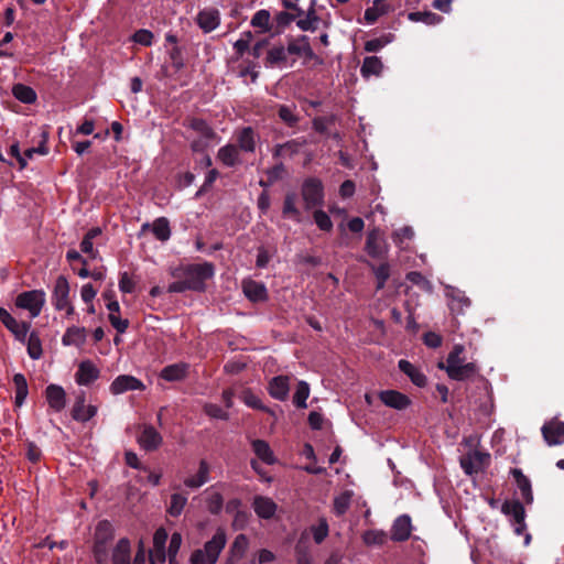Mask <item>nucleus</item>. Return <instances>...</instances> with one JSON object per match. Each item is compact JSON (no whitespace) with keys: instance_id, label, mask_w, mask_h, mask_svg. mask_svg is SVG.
<instances>
[{"instance_id":"a878e982","label":"nucleus","mask_w":564,"mask_h":564,"mask_svg":"<svg viewBox=\"0 0 564 564\" xmlns=\"http://www.w3.org/2000/svg\"><path fill=\"white\" fill-rule=\"evenodd\" d=\"M209 471H210L209 464L205 459H202L199 462V467H198L197 473L193 476L186 477L184 479V485L191 489H197V488L202 487L209 480Z\"/></svg>"},{"instance_id":"49530a36","label":"nucleus","mask_w":564,"mask_h":564,"mask_svg":"<svg viewBox=\"0 0 564 564\" xmlns=\"http://www.w3.org/2000/svg\"><path fill=\"white\" fill-rule=\"evenodd\" d=\"M288 54V48L282 45L273 46L268 51L267 63L271 66L280 65L286 61Z\"/></svg>"},{"instance_id":"2f4dec72","label":"nucleus","mask_w":564,"mask_h":564,"mask_svg":"<svg viewBox=\"0 0 564 564\" xmlns=\"http://www.w3.org/2000/svg\"><path fill=\"white\" fill-rule=\"evenodd\" d=\"M383 70V63L378 56H367L365 57L360 74L364 78H369L371 76H380Z\"/></svg>"},{"instance_id":"052dcab7","label":"nucleus","mask_w":564,"mask_h":564,"mask_svg":"<svg viewBox=\"0 0 564 564\" xmlns=\"http://www.w3.org/2000/svg\"><path fill=\"white\" fill-rule=\"evenodd\" d=\"M373 272L378 281V289H382L390 275L389 264L382 263L376 268L373 267Z\"/></svg>"},{"instance_id":"c9c22d12","label":"nucleus","mask_w":564,"mask_h":564,"mask_svg":"<svg viewBox=\"0 0 564 564\" xmlns=\"http://www.w3.org/2000/svg\"><path fill=\"white\" fill-rule=\"evenodd\" d=\"M215 486H212L206 490V506L209 512L217 514L221 511L224 506L223 495L215 490Z\"/></svg>"},{"instance_id":"c756f323","label":"nucleus","mask_w":564,"mask_h":564,"mask_svg":"<svg viewBox=\"0 0 564 564\" xmlns=\"http://www.w3.org/2000/svg\"><path fill=\"white\" fill-rule=\"evenodd\" d=\"M188 372V365L185 362L173 364L164 367L160 377L169 382L183 380Z\"/></svg>"},{"instance_id":"20e7f679","label":"nucleus","mask_w":564,"mask_h":564,"mask_svg":"<svg viewBox=\"0 0 564 564\" xmlns=\"http://www.w3.org/2000/svg\"><path fill=\"white\" fill-rule=\"evenodd\" d=\"M115 529L110 521L98 522L95 530L94 556L99 564H105L108 557L107 545L113 539Z\"/></svg>"},{"instance_id":"7c9ffc66","label":"nucleus","mask_w":564,"mask_h":564,"mask_svg":"<svg viewBox=\"0 0 564 564\" xmlns=\"http://www.w3.org/2000/svg\"><path fill=\"white\" fill-rule=\"evenodd\" d=\"M249 546L248 538L245 534H238L229 550V557L226 564H236L243 557Z\"/></svg>"},{"instance_id":"bb28decb","label":"nucleus","mask_w":564,"mask_h":564,"mask_svg":"<svg viewBox=\"0 0 564 564\" xmlns=\"http://www.w3.org/2000/svg\"><path fill=\"white\" fill-rule=\"evenodd\" d=\"M112 564H131V542L128 538L120 539L113 547Z\"/></svg>"},{"instance_id":"a19ab883","label":"nucleus","mask_w":564,"mask_h":564,"mask_svg":"<svg viewBox=\"0 0 564 564\" xmlns=\"http://www.w3.org/2000/svg\"><path fill=\"white\" fill-rule=\"evenodd\" d=\"M283 215L292 218L293 220L301 221V212L296 207V194L289 193L284 198Z\"/></svg>"},{"instance_id":"f03ea898","label":"nucleus","mask_w":564,"mask_h":564,"mask_svg":"<svg viewBox=\"0 0 564 564\" xmlns=\"http://www.w3.org/2000/svg\"><path fill=\"white\" fill-rule=\"evenodd\" d=\"M464 351V346L455 345L448 354L446 362L438 364V368L445 369L447 376L456 381L470 379L478 372V367L475 362H467L465 360L463 357Z\"/></svg>"},{"instance_id":"a211bd4d","label":"nucleus","mask_w":564,"mask_h":564,"mask_svg":"<svg viewBox=\"0 0 564 564\" xmlns=\"http://www.w3.org/2000/svg\"><path fill=\"white\" fill-rule=\"evenodd\" d=\"M97 414V406L85 404V395H78L72 409V417L78 422H87Z\"/></svg>"},{"instance_id":"cd10ccee","label":"nucleus","mask_w":564,"mask_h":564,"mask_svg":"<svg viewBox=\"0 0 564 564\" xmlns=\"http://www.w3.org/2000/svg\"><path fill=\"white\" fill-rule=\"evenodd\" d=\"M86 337L87 332L85 327L70 326L65 330L62 337V344L64 346L82 347L86 341Z\"/></svg>"},{"instance_id":"3c124183","label":"nucleus","mask_w":564,"mask_h":564,"mask_svg":"<svg viewBox=\"0 0 564 564\" xmlns=\"http://www.w3.org/2000/svg\"><path fill=\"white\" fill-rule=\"evenodd\" d=\"M351 502V492L345 491L334 499L333 509L337 516L344 514Z\"/></svg>"},{"instance_id":"6ab92c4d","label":"nucleus","mask_w":564,"mask_h":564,"mask_svg":"<svg viewBox=\"0 0 564 564\" xmlns=\"http://www.w3.org/2000/svg\"><path fill=\"white\" fill-rule=\"evenodd\" d=\"M45 398L52 410L61 412L66 405L65 390L57 384H48L45 389Z\"/></svg>"},{"instance_id":"864d4df0","label":"nucleus","mask_w":564,"mask_h":564,"mask_svg":"<svg viewBox=\"0 0 564 564\" xmlns=\"http://www.w3.org/2000/svg\"><path fill=\"white\" fill-rule=\"evenodd\" d=\"M406 280L417 285L423 291L431 292L433 289L431 282L422 273L417 271L409 272L406 274Z\"/></svg>"},{"instance_id":"393cba45","label":"nucleus","mask_w":564,"mask_h":564,"mask_svg":"<svg viewBox=\"0 0 564 564\" xmlns=\"http://www.w3.org/2000/svg\"><path fill=\"white\" fill-rule=\"evenodd\" d=\"M252 507L257 516L262 519H271L278 508L271 498L263 496L254 497Z\"/></svg>"},{"instance_id":"c85d7f7f","label":"nucleus","mask_w":564,"mask_h":564,"mask_svg":"<svg viewBox=\"0 0 564 564\" xmlns=\"http://www.w3.org/2000/svg\"><path fill=\"white\" fill-rule=\"evenodd\" d=\"M399 369L405 373L416 387L422 388L426 386V376L421 371V369L412 365L410 361L401 359L399 361Z\"/></svg>"},{"instance_id":"412c9836","label":"nucleus","mask_w":564,"mask_h":564,"mask_svg":"<svg viewBox=\"0 0 564 564\" xmlns=\"http://www.w3.org/2000/svg\"><path fill=\"white\" fill-rule=\"evenodd\" d=\"M412 531L411 518L406 514L398 517L391 529V539L393 541H406Z\"/></svg>"},{"instance_id":"b1692460","label":"nucleus","mask_w":564,"mask_h":564,"mask_svg":"<svg viewBox=\"0 0 564 564\" xmlns=\"http://www.w3.org/2000/svg\"><path fill=\"white\" fill-rule=\"evenodd\" d=\"M511 475L514 478L516 485L520 491L521 498L525 503L533 502V492L530 479L519 468L511 469Z\"/></svg>"},{"instance_id":"0e129e2a","label":"nucleus","mask_w":564,"mask_h":564,"mask_svg":"<svg viewBox=\"0 0 564 564\" xmlns=\"http://www.w3.org/2000/svg\"><path fill=\"white\" fill-rule=\"evenodd\" d=\"M252 39L251 32H243L239 40L234 43V48L238 55H242L249 47Z\"/></svg>"},{"instance_id":"7ed1b4c3","label":"nucleus","mask_w":564,"mask_h":564,"mask_svg":"<svg viewBox=\"0 0 564 564\" xmlns=\"http://www.w3.org/2000/svg\"><path fill=\"white\" fill-rule=\"evenodd\" d=\"M226 542L227 536L225 530L221 528L217 529L213 538L205 543L204 549L193 552L191 555V563L215 564L219 557L220 552L224 550Z\"/></svg>"},{"instance_id":"9b49d317","label":"nucleus","mask_w":564,"mask_h":564,"mask_svg":"<svg viewBox=\"0 0 564 564\" xmlns=\"http://www.w3.org/2000/svg\"><path fill=\"white\" fill-rule=\"evenodd\" d=\"M289 54L299 55L304 58V63L322 64V59L313 52L307 36H302L288 46Z\"/></svg>"},{"instance_id":"72a5a7b5","label":"nucleus","mask_w":564,"mask_h":564,"mask_svg":"<svg viewBox=\"0 0 564 564\" xmlns=\"http://www.w3.org/2000/svg\"><path fill=\"white\" fill-rule=\"evenodd\" d=\"M13 383L15 388L14 403L20 408L29 394L28 381L24 375L15 373L13 376Z\"/></svg>"},{"instance_id":"5fc2aeb1","label":"nucleus","mask_w":564,"mask_h":564,"mask_svg":"<svg viewBox=\"0 0 564 564\" xmlns=\"http://www.w3.org/2000/svg\"><path fill=\"white\" fill-rule=\"evenodd\" d=\"M392 41V35L388 34L381 37L369 40L365 43V51L373 53L383 48Z\"/></svg>"},{"instance_id":"c03bdc74","label":"nucleus","mask_w":564,"mask_h":564,"mask_svg":"<svg viewBox=\"0 0 564 564\" xmlns=\"http://www.w3.org/2000/svg\"><path fill=\"white\" fill-rule=\"evenodd\" d=\"M100 232L101 231L99 228H93L85 235L83 241L80 242L82 252L88 254L91 259L97 257V251L94 249L93 240L99 236Z\"/></svg>"},{"instance_id":"79ce46f5","label":"nucleus","mask_w":564,"mask_h":564,"mask_svg":"<svg viewBox=\"0 0 564 564\" xmlns=\"http://www.w3.org/2000/svg\"><path fill=\"white\" fill-rule=\"evenodd\" d=\"M408 19L412 22H422L427 25H435L442 22L443 18L431 11L410 12Z\"/></svg>"},{"instance_id":"bf43d9fd","label":"nucleus","mask_w":564,"mask_h":564,"mask_svg":"<svg viewBox=\"0 0 564 564\" xmlns=\"http://www.w3.org/2000/svg\"><path fill=\"white\" fill-rule=\"evenodd\" d=\"M279 117L288 126L293 127L297 122V117L294 113V107L282 105L279 108Z\"/></svg>"},{"instance_id":"58836bf2","label":"nucleus","mask_w":564,"mask_h":564,"mask_svg":"<svg viewBox=\"0 0 564 564\" xmlns=\"http://www.w3.org/2000/svg\"><path fill=\"white\" fill-rule=\"evenodd\" d=\"M25 343L28 355L30 356V358L34 360L40 359L43 355V349L39 334L35 332H31L30 335L26 337Z\"/></svg>"},{"instance_id":"603ef678","label":"nucleus","mask_w":564,"mask_h":564,"mask_svg":"<svg viewBox=\"0 0 564 564\" xmlns=\"http://www.w3.org/2000/svg\"><path fill=\"white\" fill-rule=\"evenodd\" d=\"M187 503V497L181 494H174L171 497V502L169 507V513L173 517H177L184 510V507Z\"/></svg>"},{"instance_id":"4be33fe9","label":"nucleus","mask_w":564,"mask_h":564,"mask_svg":"<svg viewBox=\"0 0 564 564\" xmlns=\"http://www.w3.org/2000/svg\"><path fill=\"white\" fill-rule=\"evenodd\" d=\"M242 291L252 302H262L268 297L267 288L262 282L248 279L242 281Z\"/></svg>"},{"instance_id":"f704fd0d","label":"nucleus","mask_w":564,"mask_h":564,"mask_svg":"<svg viewBox=\"0 0 564 564\" xmlns=\"http://www.w3.org/2000/svg\"><path fill=\"white\" fill-rule=\"evenodd\" d=\"M237 142L239 148L246 152H252L256 148L254 132L250 127L243 128L237 132Z\"/></svg>"},{"instance_id":"338daca9","label":"nucleus","mask_w":564,"mask_h":564,"mask_svg":"<svg viewBox=\"0 0 564 564\" xmlns=\"http://www.w3.org/2000/svg\"><path fill=\"white\" fill-rule=\"evenodd\" d=\"M204 411L208 416L214 417V419H220V420L228 419L227 412L225 410H223L219 405L214 404V403L205 404Z\"/></svg>"},{"instance_id":"473e14b6","label":"nucleus","mask_w":564,"mask_h":564,"mask_svg":"<svg viewBox=\"0 0 564 564\" xmlns=\"http://www.w3.org/2000/svg\"><path fill=\"white\" fill-rule=\"evenodd\" d=\"M252 449L257 457L268 465L276 462V458L268 442L263 440H256L252 442Z\"/></svg>"},{"instance_id":"4468645a","label":"nucleus","mask_w":564,"mask_h":564,"mask_svg":"<svg viewBox=\"0 0 564 564\" xmlns=\"http://www.w3.org/2000/svg\"><path fill=\"white\" fill-rule=\"evenodd\" d=\"M100 377V369L89 359L83 360L75 373L78 386H89Z\"/></svg>"},{"instance_id":"de8ad7c7","label":"nucleus","mask_w":564,"mask_h":564,"mask_svg":"<svg viewBox=\"0 0 564 564\" xmlns=\"http://www.w3.org/2000/svg\"><path fill=\"white\" fill-rule=\"evenodd\" d=\"M270 20L271 15L268 10H259L253 14L251 25L260 29L262 32H268L271 29Z\"/></svg>"},{"instance_id":"8fccbe9b","label":"nucleus","mask_w":564,"mask_h":564,"mask_svg":"<svg viewBox=\"0 0 564 564\" xmlns=\"http://www.w3.org/2000/svg\"><path fill=\"white\" fill-rule=\"evenodd\" d=\"M189 127L193 130H195L196 132H198L199 134H202V137L205 140H210V139H213L215 137L214 130L203 119H198V118L192 119L191 123H189Z\"/></svg>"},{"instance_id":"9d476101","label":"nucleus","mask_w":564,"mask_h":564,"mask_svg":"<svg viewBox=\"0 0 564 564\" xmlns=\"http://www.w3.org/2000/svg\"><path fill=\"white\" fill-rule=\"evenodd\" d=\"M541 431L549 446L564 444V422L552 419L543 424Z\"/></svg>"},{"instance_id":"e433bc0d","label":"nucleus","mask_w":564,"mask_h":564,"mask_svg":"<svg viewBox=\"0 0 564 564\" xmlns=\"http://www.w3.org/2000/svg\"><path fill=\"white\" fill-rule=\"evenodd\" d=\"M154 237L160 241H166L171 237L170 223L165 217L156 218L151 225Z\"/></svg>"},{"instance_id":"ddd939ff","label":"nucleus","mask_w":564,"mask_h":564,"mask_svg":"<svg viewBox=\"0 0 564 564\" xmlns=\"http://www.w3.org/2000/svg\"><path fill=\"white\" fill-rule=\"evenodd\" d=\"M365 249L371 258H381L387 253V242L378 228L368 232Z\"/></svg>"},{"instance_id":"dca6fc26","label":"nucleus","mask_w":564,"mask_h":564,"mask_svg":"<svg viewBox=\"0 0 564 564\" xmlns=\"http://www.w3.org/2000/svg\"><path fill=\"white\" fill-rule=\"evenodd\" d=\"M196 23L205 33H209L219 26L220 13L215 8H205L197 13Z\"/></svg>"},{"instance_id":"ea45409f","label":"nucleus","mask_w":564,"mask_h":564,"mask_svg":"<svg viewBox=\"0 0 564 564\" xmlns=\"http://www.w3.org/2000/svg\"><path fill=\"white\" fill-rule=\"evenodd\" d=\"M12 94L19 101L24 104H33L36 100V93L34 89L23 84L14 85Z\"/></svg>"},{"instance_id":"4c0bfd02","label":"nucleus","mask_w":564,"mask_h":564,"mask_svg":"<svg viewBox=\"0 0 564 564\" xmlns=\"http://www.w3.org/2000/svg\"><path fill=\"white\" fill-rule=\"evenodd\" d=\"M218 159L227 166H234L239 161L238 149L232 144H227L219 149Z\"/></svg>"},{"instance_id":"774afa93","label":"nucleus","mask_w":564,"mask_h":564,"mask_svg":"<svg viewBox=\"0 0 564 564\" xmlns=\"http://www.w3.org/2000/svg\"><path fill=\"white\" fill-rule=\"evenodd\" d=\"M413 235L412 228L403 227L393 232L392 239L395 245L401 246L405 240H411Z\"/></svg>"},{"instance_id":"e2e57ef3","label":"nucleus","mask_w":564,"mask_h":564,"mask_svg":"<svg viewBox=\"0 0 564 564\" xmlns=\"http://www.w3.org/2000/svg\"><path fill=\"white\" fill-rule=\"evenodd\" d=\"M135 289V282L133 278L128 273L123 272L119 279V290L122 293H132Z\"/></svg>"},{"instance_id":"680f3d73","label":"nucleus","mask_w":564,"mask_h":564,"mask_svg":"<svg viewBox=\"0 0 564 564\" xmlns=\"http://www.w3.org/2000/svg\"><path fill=\"white\" fill-rule=\"evenodd\" d=\"M111 326L120 334H123L129 327V321L120 317V313L109 314Z\"/></svg>"},{"instance_id":"f257e3e1","label":"nucleus","mask_w":564,"mask_h":564,"mask_svg":"<svg viewBox=\"0 0 564 564\" xmlns=\"http://www.w3.org/2000/svg\"><path fill=\"white\" fill-rule=\"evenodd\" d=\"M172 275L176 281L167 286L170 293L204 291L205 282L214 276V267L208 262L176 268Z\"/></svg>"},{"instance_id":"423d86ee","label":"nucleus","mask_w":564,"mask_h":564,"mask_svg":"<svg viewBox=\"0 0 564 564\" xmlns=\"http://www.w3.org/2000/svg\"><path fill=\"white\" fill-rule=\"evenodd\" d=\"M45 300V292L43 290L25 291L17 296L15 305L28 311L30 316L35 318L41 314Z\"/></svg>"},{"instance_id":"09e8293b","label":"nucleus","mask_w":564,"mask_h":564,"mask_svg":"<svg viewBox=\"0 0 564 564\" xmlns=\"http://www.w3.org/2000/svg\"><path fill=\"white\" fill-rule=\"evenodd\" d=\"M182 545V535L178 532H174L170 539L167 556L170 564H180L176 556Z\"/></svg>"},{"instance_id":"69168bd1","label":"nucleus","mask_w":564,"mask_h":564,"mask_svg":"<svg viewBox=\"0 0 564 564\" xmlns=\"http://www.w3.org/2000/svg\"><path fill=\"white\" fill-rule=\"evenodd\" d=\"M132 39L138 44L150 46L153 42V33L149 30L141 29L133 34Z\"/></svg>"},{"instance_id":"6e6552de","label":"nucleus","mask_w":564,"mask_h":564,"mask_svg":"<svg viewBox=\"0 0 564 564\" xmlns=\"http://www.w3.org/2000/svg\"><path fill=\"white\" fill-rule=\"evenodd\" d=\"M145 384L134 376L120 375L116 377L109 386V391L113 395H119L129 391H144Z\"/></svg>"},{"instance_id":"5701e85b","label":"nucleus","mask_w":564,"mask_h":564,"mask_svg":"<svg viewBox=\"0 0 564 564\" xmlns=\"http://www.w3.org/2000/svg\"><path fill=\"white\" fill-rule=\"evenodd\" d=\"M139 445L145 451H154L162 443V436L153 426H145L138 437Z\"/></svg>"},{"instance_id":"39448f33","label":"nucleus","mask_w":564,"mask_h":564,"mask_svg":"<svg viewBox=\"0 0 564 564\" xmlns=\"http://www.w3.org/2000/svg\"><path fill=\"white\" fill-rule=\"evenodd\" d=\"M70 286L68 280L64 275H59L53 288L52 305L56 311H65L66 317L75 313V307L70 301Z\"/></svg>"},{"instance_id":"f8f14e48","label":"nucleus","mask_w":564,"mask_h":564,"mask_svg":"<svg viewBox=\"0 0 564 564\" xmlns=\"http://www.w3.org/2000/svg\"><path fill=\"white\" fill-rule=\"evenodd\" d=\"M167 541V532L160 528L153 535V547L149 552L150 564H162L166 560L165 544Z\"/></svg>"},{"instance_id":"a18cd8bd","label":"nucleus","mask_w":564,"mask_h":564,"mask_svg":"<svg viewBox=\"0 0 564 564\" xmlns=\"http://www.w3.org/2000/svg\"><path fill=\"white\" fill-rule=\"evenodd\" d=\"M310 397V386L305 381H300L297 383L295 393L293 395V403L296 408L305 409L307 406L306 400Z\"/></svg>"},{"instance_id":"13d9d810","label":"nucleus","mask_w":564,"mask_h":564,"mask_svg":"<svg viewBox=\"0 0 564 564\" xmlns=\"http://www.w3.org/2000/svg\"><path fill=\"white\" fill-rule=\"evenodd\" d=\"M314 541L319 544L328 535V523L325 519H321L317 525L311 528Z\"/></svg>"},{"instance_id":"2eb2a0df","label":"nucleus","mask_w":564,"mask_h":564,"mask_svg":"<svg viewBox=\"0 0 564 564\" xmlns=\"http://www.w3.org/2000/svg\"><path fill=\"white\" fill-rule=\"evenodd\" d=\"M378 397L386 406L398 411L405 410L411 404L410 398L397 390L380 391Z\"/></svg>"},{"instance_id":"37998d69","label":"nucleus","mask_w":564,"mask_h":564,"mask_svg":"<svg viewBox=\"0 0 564 564\" xmlns=\"http://www.w3.org/2000/svg\"><path fill=\"white\" fill-rule=\"evenodd\" d=\"M448 295L451 296L449 307L453 312L463 313L470 305V300L464 292L453 289Z\"/></svg>"},{"instance_id":"4d7b16f0","label":"nucleus","mask_w":564,"mask_h":564,"mask_svg":"<svg viewBox=\"0 0 564 564\" xmlns=\"http://www.w3.org/2000/svg\"><path fill=\"white\" fill-rule=\"evenodd\" d=\"M314 221L317 227L323 231H330L333 228V221L330 217L322 209L314 212Z\"/></svg>"},{"instance_id":"f3484780","label":"nucleus","mask_w":564,"mask_h":564,"mask_svg":"<svg viewBox=\"0 0 564 564\" xmlns=\"http://www.w3.org/2000/svg\"><path fill=\"white\" fill-rule=\"evenodd\" d=\"M290 380L289 376H276L273 377L268 383L269 394L279 401H284L289 397L290 392Z\"/></svg>"},{"instance_id":"aec40b11","label":"nucleus","mask_w":564,"mask_h":564,"mask_svg":"<svg viewBox=\"0 0 564 564\" xmlns=\"http://www.w3.org/2000/svg\"><path fill=\"white\" fill-rule=\"evenodd\" d=\"M392 0H375L372 6L365 11V20L367 23H375L380 17L393 11Z\"/></svg>"},{"instance_id":"1a4fd4ad","label":"nucleus","mask_w":564,"mask_h":564,"mask_svg":"<svg viewBox=\"0 0 564 564\" xmlns=\"http://www.w3.org/2000/svg\"><path fill=\"white\" fill-rule=\"evenodd\" d=\"M501 511L510 518L517 534H521L525 528V511L522 503L518 500H507L502 503Z\"/></svg>"},{"instance_id":"6e6d98bb","label":"nucleus","mask_w":564,"mask_h":564,"mask_svg":"<svg viewBox=\"0 0 564 564\" xmlns=\"http://www.w3.org/2000/svg\"><path fill=\"white\" fill-rule=\"evenodd\" d=\"M241 399L242 401L246 403V405H248L249 408H252V409H258V410H262V411H265V412H269V413H272L271 410H269L267 406L263 405L262 401L260 400L259 397H257L256 394H253L251 391L247 390L242 393L241 395Z\"/></svg>"},{"instance_id":"0eeeda50","label":"nucleus","mask_w":564,"mask_h":564,"mask_svg":"<svg viewBox=\"0 0 564 564\" xmlns=\"http://www.w3.org/2000/svg\"><path fill=\"white\" fill-rule=\"evenodd\" d=\"M302 198L306 209L321 206L324 202V188L318 178H307L302 185Z\"/></svg>"}]
</instances>
